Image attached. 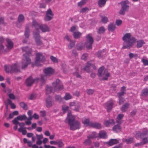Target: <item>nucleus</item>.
Masks as SVG:
<instances>
[{
    "label": "nucleus",
    "mask_w": 148,
    "mask_h": 148,
    "mask_svg": "<svg viewBox=\"0 0 148 148\" xmlns=\"http://www.w3.org/2000/svg\"><path fill=\"white\" fill-rule=\"evenodd\" d=\"M23 52H25V53L23 54V57L22 62V69H25L27 68L28 65L31 62L30 56H32V51L31 49L27 47H23L22 48Z\"/></svg>",
    "instance_id": "1"
},
{
    "label": "nucleus",
    "mask_w": 148,
    "mask_h": 148,
    "mask_svg": "<svg viewBox=\"0 0 148 148\" xmlns=\"http://www.w3.org/2000/svg\"><path fill=\"white\" fill-rule=\"evenodd\" d=\"M122 39L124 42L122 47L123 49H130L132 47L136 41V39L133 37H131V34L130 33L125 34Z\"/></svg>",
    "instance_id": "2"
},
{
    "label": "nucleus",
    "mask_w": 148,
    "mask_h": 148,
    "mask_svg": "<svg viewBox=\"0 0 148 148\" xmlns=\"http://www.w3.org/2000/svg\"><path fill=\"white\" fill-rule=\"evenodd\" d=\"M66 120L68 121L71 130L73 131L80 128V124L79 122L75 120V117L72 114L71 112H69L68 113Z\"/></svg>",
    "instance_id": "3"
},
{
    "label": "nucleus",
    "mask_w": 148,
    "mask_h": 148,
    "mask_svg": "<svg viewBox=\"0 0 148 148\" xmlns=\"http://www.w3.org/2000/svg\"><path fill=\"white\" fill-rule=\"evenodd\" d=\"M32 26L35 27L37 31L40 29L43 32L50 31L49 28L46 24H40L35 20L33 21Z\"/></svg>",
    "instance_id": "4"
},
{
    "label": "nucleus",
    "mask_w": 148,
    "mask_h": 148,
    "mask_svg": "<svg viewBox=\"0 0 148 148\" xmlns=\"http://www.w3.org/2000/svg\"><path fill=\"white\" fill-rule=\"evenodd\" d=\"M129 2L127 0L123 1L120 2L121 8L119 12L120 14L124 15L125 12L128 11L130 8V6L129 5Z\"/></svg>",
    "instance_id": "5"
},
{
    "label": "nucleus",
    "mask_w": 148,
    "mask_h": 148,
    "mask_svg": "<svg viewBox=\"0 0 148 148\" xmlns=\"http://www.w3.org/2000/svg\"><path fill=\"white\" fill-rule=\"evenodd\" d=\"M104 69V67L102 66L100 67L97 73V75L99 77H103L104 75H105L106 77H103L101 79V80H108V77H110V74L109 73H106V71H104L103 73V72Z\"/></svg>",
    "instance_id": "6"
},
{
    "label": "nucleus",
    "mask_w": 148,
    "mask_h": 148,
    "mask_svg": "<svg viewBox=\"0 0 148 148\" xmlns=\"http://www.w3.org/2000/svg\"><path fill=\"white\" fill-rule=\"evenodd\" d=\"M52 85L55 91L59 92L64 88L63 85L61 83L60 80L58 79L52 83Z\"/></svg>",
    "instance_id": "7"
},
{
    "label": "nucleus",
    "mask_w": 148,
    "mask_h": 148,
    "mask_svg": "<svg viewBox=\"0 0 148 148\" xmlns=\"http://www.w3.org/2000/svg\"><path fill=\"white\" fill-rule=\"evenodd\" d=\"M86 41L85 43L86 48L88 49H92V45L94 42L93 38L90 34H87L86 37Z\"/></svg>",
    "instance_id": "8"
},
{
    "label": "nucleus",
    "mask_w": 148,
    "mask_h": 148,
    "mask_svg": "<svg viewBox=\"0 0 148 148\" xmlns=\"http://www.w3.org/2000/svg\"><path fill=\"white\" fill-rule=\"evenodd\" d=\"M45 58L42 53L38 52L36 54L35 65H37L39 62L43 63L45 61Z\"/></svg>",
    "instance_id": "9"
},
{
    "label": "nucleus",
    "mask_w": 148,
    "mask_h": 148,
    "mask_svg": "<svg viewBox=\"0 0 148 148\" xmlns=\"http://www.w3.org/2000/svg\"><path fill=\"white\" fill-rule=\"evenodd\" d=\"M54 14L51 9H48L46 12L44 19L45 21H51L53 18Z\"/></svg>",
    "instance_id": "10"
},
{
    "label": "nucleus",
    "mask_w": 148,
    "mask_h": 148,
    "mask_svg": "<svg viewBox=\"0 0 148 148\" xmlns=\"http://www.w3.org/2000/svg\"><path fill=\"white\" fill-rule=\"evenodd\" d=\"M44 72L46 76H50L54 73V69L51 67H48L44 69Z\"/></svg>",
    "instance_id": "11"
},
{
    "label": "nucleus",
    "mask_w": 148,
    "mask_h": 148,
    "mask_svg": "<svg viewBox=\"0 0 148 148\" xmlns=\"http://www.w3.org/2000/svg\"><path fill=\"white\" fill-rule=\"evenodd\" d=\"M46 106L48 108L52 107L53 104V102L51 96H49L45 99Z\"/></svg>",
    "instance_id": "12"
},
{
    "label": "nucleus",
    "mask_w": 148,
    "mask_h": 148,
    "mask_svg": "<svg viewBox=\"0 0 148 148\" xmlns=\"http://www.w3.org/2000/svg\"><path fill=\"white\" fill-rule=\"evenodd\" d=\"M147 134H148V130L147 128H144L143 129L142 133L138 132L136 133V136L138 137L141 138L142 137H144Z\"/></svg>",
    "instance_id": "13"
},
{
    "label": "nucleus",
    "mask_w": 148,
    "mask_h": 148,
    "mask_svg": "<svg viewBox=\"0 0 148 148\" xmlns=\"http://www.w3.org/2000/svg\"><path fill=\"white\" fill-rule=\"evenodd\" d=\"M34 81L33 80V79L31 76L28 77L25 80V84L26 86L27 87H30L32 86L34 83Z\"/></svg>",
    "instance_id": "14"
},
{
    "label": "nucleus",
    "mask_w": 148,
    "mask_h": 148,
    "mask_svg": "<svg viewBox=\"0 0 148 148\" xmlns=\"http://www.w3.org/2000/svg\"><path fill=\"white\" fill-rule=\"evenodd\" d=\"M46 94L49 95L51 93H54L55 92L53 87L47 85L45 88Z\"/></svg>",
    "instance_id": "15"
},
{
    "label": "nucleus",
    "mask_w": 148,
    "mask_h": 148,
    "mask_svg": "<svg viewBox=\"0 0 148 148\" xmlns=\"http://www.w3.org/2000/svg\"><path fill=\"white\" fill-rule=\"evenodd\" d=\"M25 18L24 16L22 14H20L19 15L18 18V21L15 23L17 27H19L18 24L24 22Z\"/></svg>",
    "instance_id": "16"
},
{
    "label": "nucleus",
    "mask_w": 148,
    "mask_h": 148,
    "mask_svg": "<svg viewBox=\"0 0 148 148\" xmlns=\"http://www.w3.org/2000/svg\"><path fill=\"white\" fill-rule=\"evenodd\" d=\"M115 123V122L113 119H110L106 121L104 123V125L106 127H108L110 125H113Z\"/></svg>",
    "instance_id": "17"
},
{
    "label": "nucleus",
    "mask_w": 148,
    "mask_h": 148,
    "mask_svg": "<svg viewBox=\"0 0 148 148\" xmlns=\"http://www.w3.org/2000/svg\"><path fill=\"white\" fill-rule=\"evenodd\" d=\"M97 56L99 58H102L106 56V52L104 49H103L101 51H98L96 53Z\"/></svg>",
    "instance_id": "18"
},
{
    "label": "nucleus",
    "mask_w": 148,
    "mask_h": 148,
    "mask_svg": "<svg viewBox=\"0 0 148 148\" xmlns=\"http://www.w3.org/2000/svg\"><path fill=\"white\" fill-rule=\"evenodd\" d=\"M7 44L6 45V47L8 49H10L13 47L14 43L8 38H7L6 39Z\"/></svg>",
    "instance_id": "19"
},
{
    "label": "nucleus",
    "mask_w": 148,
    "mask_h": 148,
    "mask_svg": "<svg viewBox=\"0 0 148 148\" xmlns=\"http://www.w3.org/2000/svg\"><path fill=\"white\" fill-rule=\"evenodd\" d=\"M119 143L118 140L116 139H111L107 142V144L109 146H111Z\"/></svg>",
    "instance_id": "20"
},
{
    "label": "nucleus",
    "mask_w": 148,
    "mask_h": 148,
    "mask_svg": "<svg viewBox=\"0 0 148 148\" xmlns=\"http://www.w3.org/2000/svg\"><path fill=\"white\" fill-rule=\"evenodd\" d=\"M114 104V103L112 101L110 102L106 103V104L107 105L106 108L108 112H109L112 110Z\"/></svg>",
    "instance_id": "21"
},
{
    "label": "nucleus",
    "mask_w": 148,
    "mask_h": 148,
    "mask_svg": "<svg viewBox=\"0 0 148 148\" xmlns=\"http://www.w3.org/2000/svg\"><path fill=\"white\" fill-rule=\"evenodd\" d=\"M99 137L104 139L106 138L107 135L106 132L104 130L100 131L99 133Z\"/></svg>",
    "instance_id": "22"
},
{
    "label": "nucleus",
    "mask_w": 148,
    "mask_h": 148,
    "mask_svg": "<svg viewBox=\"0 0 148 148\" xmlns=\"http://www.w3.org/2000/svg\"><path fill=\"white\" fill-rule=\"evenodd\" d=\"M121 127L120 125L117 124L114 125L112 128V130L118 133L120 132L121 129Z\"/></svg>",
    "instance_id": "23"
},
{
    "label": "nucleus",
    "mask_w": 148,
    "mask_h": 148,
    "mask_svg": "<svg viewBox=\"0 0 148 148\" xmlns=\"http://www.w3.org/2000/svg\"><path fill=\"white\" fill-rule=\"evenodd\" d=\"M90 127H92L97 129H100L101 128V124L96 122H92L90 124Z\"/></svg>",
    "instance_id": "24"
},
{
    "label": "nucleus",
    "mask_w": 148,
    "mask_h": 148,
    "mask_svg": "<svg viewBox=\"0 0 148 148\" xmlns=\"http://www.w3.org/2000/svg\"><path fill=\"white\" fill-rule=\"evenodd\" d=\"M10 71L11 72L14 71L15 72H17L20 71L16 64H14L11 66Z\"/></svg>",
    "instance_id": "25"
},
{
    "label": "nucleus",
    "mask_w": 148,
    "mask_h": 148,
    "mask_svg": "<svg viewBox=\"0 0 148 148\" xmlns=\"http://www.w3.org/2000/svg\"><path fill=\"white\" fill-rule=\"evenodd\" d=\"M108 28L109 31L113 32L116 28V27L114 23H111L108 25Z\"/></svg>",
    "instance_id": "26"
},
{
    "label": "nucleus",
    "mask_w": 148,
    "mask_h": 148,
    "mask_svg": "<svg viewBox=\"0 0 148 148\" xmlns=\"http://www.w3.org/2000/svg\"><path fill=\"white\" fill-rule=\"evenodd\" d=\"M108 0H98L97 5L99 8H102L105 5Z\"/></svg>",
    "instance_id": "27"
},
{
    "label": "nucleus",
    "mask_w": 148,
    "mask_h": 148,
    "mask_svg": "<svg viewBox=\"0 0 148 148\" xmlns=\"http://www.w3.org/2000/svg\"><path fill=\"white\" fill-rule=\"evenodd\" d=\"M30 30L28 24H27L25 27V32L24 35L25 38H28L29 36Z\"/></svg>",
    "instance_id": "28"
},
{
    "label": "nucleus",
    "mask_w": 148,
    "mask_h": 148,
    "mask_svg": "<svg viewBox=\"0 0 148 148\" xmlns=\"http://www.w3.org/2000/svg\"><path fill=\"white\" fill-rule=\"evenodd\" d=\"M91 62H87L86 66L84 68V70L86 71L88 73L90 72V68L91 67Z\"/></svg>",
    "instance_id": "29"
},
{
    "label": "nucleus",
    "mask_w": 148,
    "mask_h": 148,
    "mask_svg": "<svg viewBox=\"0 0 148 148\" xmlns=\"http://www.w3.org/2000/svg\"><path fill=\"white\" fill-rule=\"evenodd\" d=\"M82 33L78 31L74 32L73 36L74 38L78 39L80 38L82 35Z\"/></svg>",
    "instance_id": "30"
},
{
    "label": "nucleus",
    "mask_w": 148,
    "mask_h": 148,
    "mask_svg": "<svg viewBox=\"0 0 148 148\" xmlns=\"http://www.w3.org/2000/svg\"><path fill=\"white\" fill-rule=\"evenodd\" d=\"M130 104L128 103H126L123 105L121 108V110L123 112H126V110L129 107Z\"/></svg>",
    "instance_id": "31"
},
{
    "label": "nucleus",
    "mask_w": 148,
    "mask_h": 148,
    "mask_svg": "<svg viewBox=\"0 0 148 148\" xmlns=\"http://www.w3.org/2000/svg\"><path fill=\"white\" fill-rule=\"evenodd\" d=\"M141 95L144 97L148 96V88L143 89L141 92Z\"/></svg>",
    "instance_id": "32"
},
{
    "label": "nucleus",
    "mask_w": 148,
    "mask_h": 148,
    "mask_svg": "<svg viewBox=\"0 0 148 148\" xmlns=\"http://www.w3.org/2000/svg\"><path fill=\"white\" fill-rule=\"evenodd\" d=\"M77 49L78 51H81L84 49L85 46L82 43L80 42L76 45Z\"/></svg>",
    "instance_id": "33"
},
{
    "label": "nucleus",
    "mask_w": 148,
    "mask_h": 148,
    "mask_svg": "<svg viewBox=\"0 0 148 148\" xmlns=\"http://www.w3.org/2000/svg\"><path fill=\"white\" fill-rule=\"evenodd\" d=\"M82 123L84 125H86L87 126H89L91 127L90 124L92 123V122H90V119L89 118L86 119L84 121H82Z\"/></svg>",
    "instance_id": "34"
},
{
    "label": "nucleus",
    "mask_w": 148,
    "mask_h": 148,
    "mask_svg": "<svg viewBox=\"0 0 148 148\" xmlns=\"http://www.w3.org/2000/svg\"><path fill=\"white\" fill-rule=\"evenodd\" d=\"M81 105V103L79 102H77V103L75 106V108L73 109V110L77 112H79Z\"/></svg>",
    "instance_id": "35"
},
{
    "label": "nucleus",
    "mask_w": 148,
    "mask_h": 148,
    "mask_svg": "<svg viewBox=\"0 0 148 148\" xmlns=\"http://www.w3.org/2000/svg\"><path fill=\"white\" fill-rule=\"evenodd\" d=\"M26 129H27L26 127H20L18 129V131L19 132H22L23 135H25L27 133L25 130Z\"/></svg>",
    "instance_id": "36"
},
{
    "label": "nucleus",
    "mask_w": 148,
    "mask_h": 148,
    "mask_svg": "<svg viewBox=\"0 0 148 148\" xmlns=\"http://www.w3.org/2000/svg\"><path fill=\"white\" fill-rule=\"evenodd\" d=\"M145 43V42L143 40H138L137 41V47L138 48L141 47Z\"/></svg>",
    "instance_id": "37"
},
{
    "label": "nucleus",
    "mask_w": 148,
    "mask_h": 148,
    "mask_svg": "<svg viewBox=\"0 0 148 148\" xmlns=\"http://www.w3.org/2000/svg\"><path fill=\"white\" fill-rule=\"evenodd\" d=\"M20 106L24 110H27L28 109V106L27 104L24 102H21L19 104Z\"/></svg>",
    "instance_id": "38"
},
{
    "label": "nucleus",
    "mask_w": 148,
    "mask_h": 148,
    "mask_svg": "<svg viewBox=\"0 0 148 148\" xmlns=\"http://www.w3.org/2000/svg\"><path fill=\"white\" fill-rule=\"evenodd\" d=\"M134 141V138L132 137H131L129 138L125 139L124 141L127 144H130L132 143Z\"/></svg>",
    "instance_id": "39"
},
{
    "label": "nucleus",
    "mask_w": 148,
    "mask_h": 148,
    "mask_svg": "<svg viewBox=\"0 0 148 148\" xmlns=\"http://www.w3.org/2000/svg\"><path fill=\"white\" fill-rule=\"evenodd\" d=\"M88 1V0H82L77 3V6L78 7H81L86 4Z\"/></svg>",
    "instance_id": "40"
},
{
    "label": "nucleus",
    "mask_w": 148,
    "mask_h": 148,
    "mask_svg": "<svg viewBox=\"0 0 148 148\" xmlns=\"http://www.w3.org/2000/svg\"><path fill=\"white\" fill-rule=\"evenodd\" d=\"M105 29L103 26L100 27L97 31L98 33L99 34H103L105 32Z\"/></svg>",
    "instance_id": "41"
},
{
    "label": "nucleus",
    "mask_w": 148,
    "mask_h": 148,
    "mask_svg": "<svg viewBox=\"0 0 148 148\" xmlns=\"http://www.w3.org/2000/svg\"><path fill=\"white\" fill-rule=\"evenodd\" d=\"M70 43L68 45V47L69 49H71L75 45V42L73 41L72 40H70Z\"/></svg>",
    "instance_id": "42"
},
{
    "label": "nucleus",
    "mask_w": 148,
    "mask_h": 148,
    "mask_svg": "<svg viewBox=\"0 0 148 148\" xmlns=\"http://www.w3.org/2000/svg\"><path fill=\"white\" fill-rule=\"evenodd\" d=\"M57 145H58L59 148H61L64 145V144L61 139L57 140Z\"/></svg>",
    "instance_id": "43"
},
{
    "label": "nucleus",
    "mask_w": 148,
    "mask_h": 148,
    "mask_svg": "<svg viewBox=\"0 0 148 148\" xmlns=\"http://www.w3.org/2000/svg\"><path fill=\"white\" fill-rule=\"evenodd\" d=\"M101 21L102 22L104 23H106L108 21V18L105 16H101Z\"/></svg>",
    "instance_id": "44"
},
{
    "label": "nucleus",
    "mask_w": 148,
    "mask_h": 148,
    "mask_svg": "<svg viewBox=\"0 0 148 148\" xmlns=\"http://www.w3.org/2000/svg\"><path fill=\"white\" fill-rule=\"evenodd\" d=\"M35 40L36 43L37 45H41L43 44L42 42V40H41L40 38L35 39Z\"/></svg>",
    "instance_id": "45"
},
{
    "label": "nucleus",
    "mask_w": 148,
    "mask_h": 148,
    "mask_svg": "<svg viewBox=\"0 0 148 148\" xmlns=\"http://www.w3.org/2000/svg\"><path fill=\"white\" fill-rule=\"evenodd\" d=\"M64 98L65 100H67L71 99L72 96L69 93H66L64 97Z\"/></svg>",
    "instance_id": "46"
},
{
    "label": "nucleus",
    "mask_w": 148,
    "mask_h": 148,
    "mask_svg": "<svg viewBox=\"0 0 148 148\" xmlns=\"http://www.w3.org/2000/svg\"><path fill=\"white\" fill-rule=\"evenodd\" d=\"M18 119L20 121L25 120L27 119V117L25 115H20L17 117Z\"/></svg>",
    "instance_id": "47"
},
{
    "label": "nucleus",
    "mask_w": 148,
    "mask_h": 148,
    "mask_svg": "<svg viewBox=\"0 0 148 148\" xmlns=\"http://www.w3.org/2000/svg\"><path fill=\"white\" fill-rule=\"evenodd\" d=\"M92 143L91 141L89 139H86L83 142V144L86 145H89L91 144Z\"/></svg>",
    "instance_id": "48"
},
{
    "label": "nucleus",
    "mask_w": 148,
    "mask_h": 148,
    "mask_svg": "<svg viewBox=\"0 0 148 148\" xmlns=\"http://www.w3.org/2000/svg\"><path fill=\"white\" fill-rule=\"evenodd\" d=\"M33 36L34 39L40 38L39 32H34L33 34Z\"/></svg>",
    "instance_id": "49"
},
{
    "label": "nucleus",
    "mask_w": 148,
    "mask_h": 148,
    "mask_svg": "<svg viewBox=\"0 0 148 148\" xmlns=\"http://www.w3.org/2000/svg\"><path fill=\"white\" fill-rule=\"evenodd\" d=\"M95 90L92 89H88L87 90V94L89 95H92L94 93Z\"/></svg>",
    "instance_id": "50"
},
{
    "label": "nucleus",
    "mask_w": 148,
    "mask_h": 148,
    "mask_svg": "<svg viewBox=\"0 0 148 148\" xmlns=\"http://www.w3.org/2000/svg\"><path fill=\"white\" fill-rule=\"evenodd\" d=\"M118 98H119V103L120 105H121L124 102L125 100L123 97Z\"/></svg>",
    "instance_id": "51"
},
{
    "label": "nucleus",
    "mask_w": 148,
    "mask_h": 148,
    "mask_svg": "<svg viewBox=\"0 0 148 148\" xmlns=\"http://www.w3.org/2000/svg\"><path fill=\"white\" fill-rule=\"evenodd\" d=\"M129 56L130 58L132 59L133 58H137L138 56V55L137 54H134L132 53H130L129 54Z\"/></svg>",
    "instance_id": "52"
},
{
    "label": "nucleus",
    "mask_w": 148,
    "mask_h": 148,
    "mask_svg": "<svg viewBox=\"0 0 148 148\" xmlns=\"http://www.w3.org/2000/svg\"><path fill=\"white\" fill-rule=\"evenodd\" d=\"M46 75H42L41 78L40 79V80L42 82V83H44L45 82V79L46 78Z\"/></svg>",
    "instance_id": "53"
},
{
    "label": "nucleus",
    "mask_w": 148,
    "mask_h": 148,
    "mask_svg": "<svg viewBox=\"0 0 148 148\" xmlns=\"http://www.w3.org/2000/svg\"><path fill=\"white\" fill-rule=\"evenodd\" d=\"M69 107L68 106H63L62 107V110L63 112L65 113L69 111Z\"/></svg>",
    "instance_id": "54"
},
{
    "label": "nucleus",
    "mask_w": 148,
    "mask_h": 148,
    "mask_svg": "<svg viewBox=\"0 0 148 148\" xmlns=\"http://www.w3.org/2000/svg\"><path fill=\"white\" fill-rule=\"evenodd\" d=\"M50 59L53 62L55 63H58V61L57 58L53 56H51L50 57Z\"/></svg>",
    "instance_id": "55"
},
{
    "label": "nucleus",
    "mask_w": 148,
    "mask_h": 148,
    "mask_svg": "<svg viewBox=\"0 0 148 148\" xmlns=\"http://www.w3.org/2000/svg\"><path fill=\"white\" fill-rule=\"evenodd\" d=\"M55 97L56 101H60L62 100V98L61 96L58 95H56Z\"/></svg>",
    "instance_id": "56"
},
{
    "label": "nucleus",
    "mask_w": 148,
    "mask_h": 148,
    "mask_svg": "<svg viewBox=\"0 0 148 148\" xmlns=\"http://www.w3.org/2000/svg\"><path fill=\"white\" fill-rule=\"evenodd\" d=\"M142 142L143 145L147 143L148 142V139L147 138L145 137L143 138Z\"/></svg>",
    "instance_id": "57"
},
{
    "label": "nucleus",
    "mask_w": 148,
    "mask_h": 148,
    "mask_svg": "<svg viewBox=\"0 0 148 148\" xmlns=\"http://www.w3.org/2000/svg\"><path fill=\"white\" fill-rule=\"evenodd\" d=\"M18 120L17 118V117L15 118L12 121L13 123L15 125H18L19 122H18Z\"/></svg>",
    "instance_id": "58"
},
{
    "label": "nucleus",
    "mask_w": 148,
    "mask_h": 148,
    "mask_svg": "<svg viewBox=\"0 0 148 148\" xmlns=\"http://www.w3.org/2000/svg\"><path fill=\"white\" fill-rule=\"evenodd\" d=\"M122 21L121 20L117 19L116 20L115 22L116 24L118 26H120L122 24Z\"/></svg>",
    "instance_id": "59"
},
{
    "label": "nucleus",
    "mask_w": 148,
    "mask_h": 148,
    "mask_svg": "<svg viewBox=\"0 0 148 148\" xmlns=\"http://www.w3.org/2000/svg\"><path fill=\"white\" fill-rule=\"evenodd\" d=\"M87 10H89V9L87 7L84 8L80 10V13H84Z\"/></svg>",
    "instance_id": "60"
},
{
    "label": "nucleus",
    "mask_w": 148,
    "mask_h": 148,
    "mask_svg": "<svg viewBox=\"0 0 148 148\" xmlns=\"http://www.w3.org/2000/svg\"><path fill=\"white\" fill-rule=\"evenodd\" d=\"M88 57V54L87 53H84L82 55L81 58L83 60H86Z\"/></svg>",
    "instance_id": "61"
},
{
    "label": "nucleus",
    "mask_w": 148,
    "mask_h": 148,
    "mask_svg": "<svg viewBox=\"0 0 148 148\" xmlns=\"http://www.w3.org/2000/svg\"><path fill=\"white\" fill-rule=\"evenodd\" d=\"M142 61L144 65H148V60L144 59H142Z\"/></svg>",
    "instance_id": "62"
},
{
    "label": "nucleus",
    "mask_w": 148,
    "mask_h": 148,
    "mask_svg": "<svg viewBox=\"0 0 148 148\" xmlns=\"http://www.w3.org/2000/svg\"><path fill=\"white\" fill-rule=\"evenodd\" d=\"M72 53L75 57H76L78 55V53L75 50L73 49L72 51Z\"/></svg>",
    "instance_id": "63"
},
{
    "label": "nucleus",
    "mask_w": 148,
    "mask_h": 148,
    "mask_svg": "<svg viewBox=\"0 0 148 148\" xmlns=\"http://www.w3.org/2000/svg\"><path fill=\"white\" fill-rule=\"evenodd\" d=\"M116 123H117V124L121 125V124L122 123L123 121L122 120L116 118Z\"/></svg>",
    "instance_id": "64"
}]
</instances>
